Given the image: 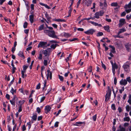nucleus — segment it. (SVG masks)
I'll list each match as a JSON object with an SVG mask.
<instances>
[{
	"mask_svg": "<svg viewBox=\"0 0 131 131\" xmlns=\"http://www.w3.org/2000/svg\"><path fill=\"white\" fill-rule=\"evenodd\" d=\"M44 32L50 37L53 38H57V37L56 35V33L52 30L44 29Z\"/></svg>",
	"mask_w": 131,
	"mask_h": 131,
	"instance_id": "1",
	"label": "nucleus"
},
{
	"mask_svg": "<svg viewBox=\"0 0 131 131\" xmlns=\"http://www.w3.org/2000/svg\"><path fill=\"white\" fill-rule=\"evenodd\" d=\"M111 91L110 87L109 86H108V89L107 92V93L105 96V101L106 102H107L110 99V97L111 95Z\"/></svg>",
	"mask_w": 131,
	"mask_h": 131,
	"instance_id": "2",
	"label": "nucleus"
},
{
	"mask_svg": "<svg viewBox=\"0 0 131 131\" xmlns=\"http://www.w3.org/2000/svg\"><path fill=\"white\" fill-rule=\"evenodd\" d=\"M128 62H126L125 63L123 66L124 71L127 72H129L130 71L129 64L128 63Z\"/></svg>",
	"mask_w": 131,
	"mask_h": 131,
	"instance_id": "3",
	"label": "nucleus"
},
{
	"mask_svg": "<svg viewBox=\"0 0 131 131\" xmlns=\"http://www.w3.org/2000/svg\"><path fill=\"white\" fill-rule=\"evenodd\" d=\"M47 42H46L41 41L39 43L38 46V48H46V45H47Z\"/></svg>",
	"mask_w": 131,
	"mask_h": 131,
	"instance_id": "4",
	"label": "nucleus"
},
{
	"mask_svg": "<svg viewBox=\"0 0 131 131\" xmlns=\"http://www.w3.org/2000/svg\"><path fill=\"white\" fill-rule=\"evenodd\" d=\"M119 23L118 24L119 27H121L123 25L125 24L126 22L124 19H121L119 20Z\"/></svg>",
	"mask_w": 131,
	"mask_h": 131,
	"instance_id": "5",
	"label": "nucleus"
},
{
	"mask_svg": "<svg viewBox=\"0 0 131 131\" xmlns=\"http://www.w3.org/2000/svg\"><path fill=\"white\" fill-rule=\"evenodd\" d=\"M95 31L94 29H89L86 31H85L84 33L87 35H92Z\"/></svg>",
	"mask_w": 131,
	"mask_h": 131,
	"instance_id": "6",
	"label": "nucleus"
},
{
	"mask_svg": "<svg viewBox=\"0 0 131 131\" xmlns=\"http://www.w3.org/2000/svg\"><path fill=\"white\" fill-rule=\"evenodd\" d=\"M112 72L114 75L115 74V69H117L118 68V66L115 63H114V65L112 66Z\"/></svg>",
	"mask_w": 131,
	"mask_h": 131,
	"instance_id": "7",
	"label": "nucleus"
},
{
	"mask_svg": "<svg viewBox=\"0 0 131 131\" xmlns=\"http://www.w3.org/2000/svg\"><path fill=\"white\" fill-rule=\"evenodd\" d=\"M47 79H48L49 77L50 79H52V73L51 71H50L49 70H48L47 71Z\"/></svg>",
	"mask_w": 131,
	"mask_h": 131,
	"instance_id": "8",
	"label": "nucleus"
},
{
	"mask_svg": "<svg viewBox=\"0 0 131 131\" xmlns=\"http://www.w3.org/2000/svg\"><path fill=\"white\" fill-rule=\"evenodd\" d=\"M51 107L49 105H47L45 106V112L46 114H47L51 109Z\"/></svg>",
	"mask_w": 131,
	"mask_h": 131,
	"instance_id": "9",
	"label": "nucleus"
},
{
	"mask_svg": "<svg viewBox=\"0 0 131 131\" xmlns=\"http://www.w3.org/2000/svg\"><path fill=\"white\" fill-rule=\"evenodd\" d=\"M120 83L121 85L125 86L127 83V82L126 80L122 79L120 81Z\"/></svg>",
	"mask_w": 131,
	"mask_h": 131,
	"instance_id": "10",
	"label": "nucleus"
},
{
	"mask_svg": "<svg viewBox=\"0 0 131 131\" xmlns=\"http://www.w3.org/2000/svg\"><path fill=\"white\" fill-rule=\"evenodd\" d=\"M29 20L31 23L32 24L34 22V15H31L29 16Z\"/></svg>",
	"mask_w": 131,
	"mask_h": 131,
	"instance_id": "11",
	"label": "nucleus"
},
{
	"mask_svg": "<svg viewBox=\"0 0 131 131\" xmlns=\"http://www.w3.org/2000/svg\"><path fill=\"white\" fill-rule=\"evenodd\" d=\"M131 45L129 44V43H127L125 45V47L126 49L128 51H129L130 50V48L131 47Z\"/></svg>",
	"mask_w": 131,
	"mask_h": 131,
	"instance_id": "12",
	"label": "nucleus"
},
{
	"mask_svg": "<svg viewBox=\"0 0 131 131\" xmlns=\"http://www.w3.org/2000/svg\"><path fill=\"white\" fill-rule=\"evenodd\" d=\"M18 55L23 59L25 58V56L24 55L23 52L22 51H19L18 53Z\"/></svg>",
	"mask_w": 131,
	"mask_h": 131,
	"instance_id": "13",
	"label": "nucleus"
},
{
	"mask_svg": "<svg viewBox=\"0 0 131 131\" xmlns=\"http://www.w3.org/2000/svg\"><path fill=\"white\" fill-rule=\"evenodd\" d=\"M92 1V0H88L87 2H85V4L87 6H89L91 5Z\"/></svg>",
	"mask_w": 131,
	"mask_h": 131,
	"instance_id": "14",
	"label": "nucleus"
},
{
	"mask_svg": "<svg viewBox=\"0 0 131 131\" xmlns=\"http://www.w3.org/2000/svg\"><path fill=\"white\" fill-rule=\"evenodd\" d=\"M43 54H44L45 56L44 57V59H46V58H45V57H47V56L48 55V52L47 51V50H43L42 51Z\"/></svg>",
	"mask_w": 131,
	"mask_h": 131,
	"instance_id": "15",
	"label": "nucleus"
},
{
	"mask_svg": "<svg viewBox=\"0 0 131 131\" xmlns=\"http://www.w3.org/2000/svg\"><path fill=\"white\" fill-rule=\"evenodd\" d=\"M104 29L107 31L110 32V27L108 25L106 26H104Z\"/></svg>",
	"mask_w": 131,
	"mask_h": 131,
	"instance_id": "16",
	"label": "nucleus"
},
{
	"mask_svg": "<svg viewBox=\"0 0 131 131\" xmlns=\"http://www.w3.org/2000/svg\"><path fill=\"white\" fill-rule=\"evenodd\" d=\"M58 45L57 44H53L51 45L50 46V48H51L54 50L55 49L57 46H58Z\"/></svg>",
	"mask_w": 131,
	"mask_h": 131,
	"instance_id": "17",
	"label": "nucleus"
},
{
	"mask_svg": "<svg viewBox=\"0 0 131 131\" xmlns=\"http://www.w3.org/2000/svg\"><path fill=\"white\" fill-rule=\"evenodd\" d=\"M130 118L129 117H126L123 118V121L124 122H129L130 121Z\"/></svg>",
	"mask_w": 131,
	"mask_h": 131,
	"instance_id": "18",
	"label": "nucleus"
},
{
	"mask_svg": "<svg viewBox=\"0 0 131 131\" xmlns=\"http://www.w3.org/2000/svg\"><path fill=\"white\" fill-rule=\"evenodd\" d=\"M47 60H44L43 61L44 64L45 66H46L47 65L48 60H49V55H48L47 58Z\"/></svg>",
	"mask_w": 131,
	"mask_h": 131,
	"instance_id": "19",
	"label": "nucleus"
},
{
	"mask_svg": "<svg viewBox=\"0 0 131 131\" xmlns=\"http://www.w3.org/2000/svg\"><path fill=\"white\" fill-rule=\"evenodd\" d=\"M109 47L112 49V50H111V52L113 53H115V51L114 47L111 45L109 46Z\"/></svg>",
	"mask_w": 131,
	"mask_h": 131,
	"instance_id": "20",
	"label": "nucleus"
},
{
	"mask_svg": "<svg viewBox=\"0 0 131 131\" xmlns=\"http://www.w3.org/2000/svg\"><path fill=\"white\" fill-rule=\"evenodd\" d=\"M126 31V30L124 28H123L119 29V31L118 33V34L119 35L122 32Z\"/></svg>",
	"mask_w": 131,
	"mask_h": 131,
	"instance_id": "21",
	"label": "nucleus"
},
{
	"mask_svg": "<svg viewBox=\"0 0 131 131\" xmlns=\"http://www.w3.org/2000/svg\"><path fill=\"white\" fill-rule=\"evenodd\" d=\"M99 13L97 12H96L95 14V16H94L93 18H95L99 19L100 18V16L99 15Z\"/></svg>",
	"mask_w": 131,
	"mask_h": 131,
	"instance_id": "22",
	"label": "nucleus"
},
{
	"mask_svg": "<svg viewBox=\"0 0 131 131\" xmlns=\"http://www.w3.org/2000/svg\"><path fill=\"white\" fill-rule=\"evenodd\" d=\"M40 4L41 5H42L43 6L45 7L46 8H47L48 9H50V8L49 7V6L47 5L46 4H43L42 3H40Z\"/></svg>",
	"mask_w": 131,
	"mask_h": 131,
	"instance_id": "23",
	"label": "nucleus"
},
{
	"mask_svg": "<svg viewBox=\"0 0 131 131\" xmlns=\"http://www.w3.org/2000/svg\"><path fill=\"white\" fill-rule=\"evenodd\" d=\"M44 29V25H41L38 27V30L39 31H41Z\"/></svg>",
	"mask_w": 131,
	"mask_h": 131,
	"instance_id": "24",
	"label": "nucleus"
},
{
	"mask_svg": "<svg viewBox=\"0 0 131 131\" xmlns=\"http://www.w3.org/2000/svg\"><path fill=\"white\" fill-rule=\"evenodd\" d=\"M45 96H43L41 97L40 99V100H39L38 102L39 103H41L45 99Z\"/></svg>",
	"mask_w": 131,
	"mask_h": 131,
	"instance_id": "25",
	"label": "nucleus"
},
{
	"mask_svg": "<svg viewBox=\"0 0 131 131\" xmlns=\"http://www.w3.org/2000/svg\"><path fill=\"white\" fill-rule=\"evenodd\" d=\"M63 35L64 37L66 38H68L70 36V35L69 33L65 32L64 33V34Z\"/></svg>",
	"mask_w": 131,
	"mask_h": 131,
	"instance_id": "26",
	"label": "nucleus"
},
{
	"mask_svg": "<svg viewBox=\"0 0 131 131\" xmlns=\"http://www.w3.org/2000/svg\"><path fill=\"white\" fill-rule=\"evenodd\" d=\"M10 92L13 95L14 93H16V90H14L13 88L12 87L10 91Z\"/></svg>",
	"mask_w": 131,
	"mask_h": 131,
	"instance_id": "27",
	"label": "nucleus"
},
{
	"mask_svg": "<svg viewBox=\"0 0 131 131\" xmlns=\"http://www.w3.org/2000/svg\"><path fill=\"white\" fill-rule=\"evenodd\" d=\"M37 115L34 114L32 116V119L33 120L36 121L37 119Z\"/></svg>",
	"mask_w": 131,
	"mask_h": 131,
	"instance_id": "28",
	"label": "nucleus"
},
{
	"mask_svg": "<svg viewBox=\"0 0 131 131\" xmlns=\"http://www.w3.org/2000/svg\"><path fill=\"white\" fill-rule=\"evenodd\" d=\"M99 13V15L100 16H102L104 13V12L103 10L100 11L99 12H97Z\"/></svg>",
	"mask_w": 131,
	"mask_h": 131,
	"instance_id": "29",
	"label": "nucleus"
},
{
	"mask_svg": "<svg viewBox=\"0 0 131 131\" xmlns=\"http://www.w3.org/2000/svg\"><path fill=\"white\" fill-rule=\"evenodd\" d=\"M119 127L120 129V131H125V128L122 127L121 125L119 126Z\"/></svg>",
	"mask_w": 131,
	"mask_h": 131,
	"instance_id": "30",
	"label": "nucleus"
},
{
	"mask_svg": "<svg viewBox=\"0 0 131 131\" xmlns=\"http://www.w3.org/2000/svg\"><path fill=\"white\" fill-rule=\"evenodd\" d=\"M111 5L112 6H118V4L117 2L113 3L111 4Z\"/></svg>",
	"mask_w": 131,
	"mask_h": 131,
	"instance_id": "31",
	"label": "nucleus"
},
{
	"mask_svg": "<svg viewBox=\"0 0 131 131\" xmlns=\"http://www.w3.org/2000/svg\"><path fill=\"white\" fill-rule=\"evenodd\" d=\"M103 35V33L102 32H98L97 35V36L98 37L101 36Z\"/></svg>",
	"mask_w": 131,
	"mask_h": 131,
	"instance_id": "32",
	"label": "nucleus"
},
{
	"mask_svg": "<svg viewBox=\"0 0 131 131\" xmlns=\"http://www.w3.org/2000/svg\"><path fill=\"white\" fill-rule=\"evenodd\" d=\"M28 67V66H26L25 65H24L23 66V71H25L26 72V70L27 68Z\"/></svg>",
	"mask_w": 131,
	"mask_h": 131,
	"instance_id": "33",
	"label": "nucleus"
},
{
	"mask_svg": "<svg viewBox=\"0 0 131 131\" xmlns=\"http://www.w3.org/2000/svg\"><path fill=\"white\" fill-rule=\"evenodd\" d=\"M83 123H84V122H76V123L74 124V125L75 126H79V125H78L77 124H83Z\"/></svg>",
	"mask_w": 131,
	"mask_h": 131,
	"instance_id": "34",
	"label": "nucleus"
},
{
	"mask_svg": "<svg viewBox=\"0 0 131 131\" xmlns=\"http://www.w3.org/2000/svg\"><path fill=\"white\" fill-rule=\"evenodd\" d=\"M55 21H61V22H65V20L64 19H57L55 20Z\"/></svg>",
	"mask_w": 131,
	"mask_h": 131,
	"instance_id": "35",
	"label": "nucleus"
},
{
	"mask_svg": "<svg viewBox=\"0 0 131 131\" xmlns=\"http://www.w3.org/2000/svg\"><path fill=\"white\" fill-rule=\"evenodd\" d=\"M59 78L61 81L63 82V77L60 75H58Z\"/></svg>",
	"mask_w": 131,
	"mask_h": 131,
	"instance_id": "36",
	"label": "nucleus"
},
{
	"mask_svg": "<svg viewBox=\"0 0 131 131\" xmlns=\"http://www.w3.org/2000/svg\"><path fill=\"white\" fill-rule=\"evenodd\" d=\"M131 7L128 4L126 5L124 7V8H125V9H126L128 8H130Z\"/></svg>",
	"mask_w": 131,
	"mask_h": 131,
	"instance_id": "37",
	"label": "nucleus"
},
{
	"mask_svg": "<svg viewBox=\"0 0 131 131\" xmlns=\"http://www.w3.org/2000/svg\"><path fill=\"white\" fill-rule=\"evenodd\" d=\"M27 125H28V127L29 129L31 126V122H28L27 123Z\"/></svg>",
	"mask_w": 131,
	"mask_h": 131,
	"instance_id": "38",
	"label": "nucleus"
},
{
	"mask_svg": "<svg viewBox=\"0 0 131 131\" xmlns=\"http://www.w3.org/2000/svg\"><path fill=\"white\" fill-rule=\"evenodd\" d=\"M38 59L39 60H42V55L41 53L39 54V56L38 57Z\"/></svg>",
	"mask_w": 131,
	"mask_h": 131,
	"instance_id": "39",
	"label": "nucleus"
},
{
	"mask_svg": "<svg viewBox=\"0 0 131 131\" xmlns=\"http://www.w3.org/2000/svg\"><path fill=\"white\" fill-rule=\"evenodd\" d=\"M126 80H127V82L128 81V82L129 83H130L131 82L130 77H129L127 78Z\"/></svg>",
	"mask_w": 131,
	"mask_h": 131,
	"instance_id": "40",
	"label": "nucleus"
},
{
	"mask_svg": "<svg viewBox=\"0 0 131 131\" xmlns=\"http://www.w3.org/2000/svg\"><path fill=\"white\" fill-rule=\"evenodd\" d=\"M25 72V71H21V74L22 75V77L23 78H24V76H25L26 77V75H24V73L25 72Z\"/></svg>",
	"mask_w": 131,
	"mask_h": 131,
	"instance_id": "41",
	"label": "nucleus"
},
{
	"mask_svg": "<svg viewBox=\"0 0 131 131\" xmlns=\"http://www.w3.org/2000/svg\"><path fill=\"white\" fill-rule=\"evenodd\" d=\"M126 110L127 112H129L130 110V107L128 105H127L126 106Z\"/></svg>",
	"mask_w": 131,
	"mask_h": 131,
	"instance_id": "42",
	"label": "nucleus"
},
{
	"mask_svg": "<svg viewBox=\"0 0 131 131\" xmlns=\"http://www.w3.org/2000/svg\"><path fill=\"white\" fill-rule=\"evenodd\" d=\"M28 23L26 22H25L23 25V27L24 28H27V26Z\"/></svg>",
	"mask_w": 131,
	"mask_h": 131,
	"instance_id": "43",
	"label": "nucleus"
},
{
	"mask_svg": "<svg viewBox=\"0 0 131 131\" xmlns=\"http://www.w3.org/2000/svg\"><path fill=\"white\" fill-rule=\"evenodd\" d=\"M101 63L102 66V67L105 70H106V67L105 65L103 63V62L102 61H101Z\"/></svg>",
	"mask_w": 131,
	"mask_h": 131,
	"instance_id": "44",
	"label": "nucleus"
},
{
	"mask_svg": "<svg viewBox=\"0 0 131 131\" xmlns=\"http://www.w3.org/2000/svg\"><path fill=\"white\" fill-rule=\"evenodd\" d=\"M69 10L68 11V13L69 14V15L70 16H71V13L72 10V9L70 7V8H69Z\"/></svg>",
	"mask_w": 131,
	"mask_h": 131,
	"instance_id": "45",
	"label": "nucleus"
},
{
	"mask_svg": "<svg viewBox=\"0 0 131 131\" xmlns=\"http://www.w3.org/2000/svg\"><path fill=\"white\" fill-rule=\"evenodd\" d=\"M90 22L93 24V25H94L95 26H97L98 23L94 22L93 21H90Z\"/></svg>",
	"mask_w": 131,
	"mask_h": 131,
	"instance_id": "46",
	"label": "nucleus"
},
{
	"mask_svg": "<svg viewBox=\"0 0 131 131\" xmlns=\"http://www.w3.org/2000/svg\"><path fill=\"white\" fill-rule=\"evenodd\" d=\"M111 107L112 109L114 110H116L115 106L114 104H112V105Z\"/></svg>",
	"mask_w": 131,
	"mask_h": 131,
	"instance_id": "47",
	"label": "nucleus"
},
{
	"mask_svg": "<svg viewBox=\"0 0 131 131\" xmlns=\"http://www.w3.org/2000/svg\"><path fill=\"white\" fill-rule=\"evenodd\" d=\"M10 101L12 104L14 106H15V101L10 100Z\"/></svg>",
	"mask_w": 131,
	"mask_h": 131,
	"instance_id": "48",
	"label": "nucleus"
},
{
	"mask_svg": "<svg viewBox=\"0 0 131 131\" xmlns=\"http://www.w3.org/2000/svg\"><path fill=\"white\" fill-rule=\"evenodd\" d=\"M124 90V86L121 89L119 90V91L120 93L121 94L122 93V92Z\"/></svg>",
	"mask_w": 131,
	"mask_h": 131,
	"instance_id": "49",
	"label": "nucleus"
},
{
	"mask_svg": "<svg viewBox=\"0 0 131 131\" xmlns=\"http://www.w3.org/2000/svg\"><path fill=\"white\" fill-rule=\"evenodd\" d=\"M96 116V114H95L93 117V119L94 121H95L96 120L97 117Z\"/></svg>",
	"mask_w": 131,
	"mask_h": 131,
	"instance_id": "50",
	"label": "nucleus"
},
{
	"mask_svg": "<svg viewBox=\"0 0 131 131\" xmlns=\"http://www.w3.org/2000/svg\"><path fill=\"white\" fill-rule=\"evenodd\" d=\"M125 10L127 13H128L131 12V8L129 9H126Z\"/></svg>",
	"mask_w": 131,
	"mask_h": 131,
	"instance_id": "51",
	"label": "nucleus"
},
{
	"mask_svg": "<svg viewBox=\"0 0 131 131\" xmlns=\"http://www.w3.org/2000/svg\"><path fill=\"white\" fill-rule=\"evenodd\" d=\"M126 17L127 19L128 20H129L130 19H131V14L130 16L128 15H127Z\"/></svg>",
	"mask_w": 131,
	"mask_h": 131,
	"instance_id": "52",
	"label": "nucleus"
},
{
	"mask_svg": "<svg viewBox=\"0 0 131 131\" xmlns=\"http://www.w3.org/2000/svg\"><path fill=\"white\" fill-rule=\"evenodd\" d=\"M22 110L21 105H20L19 107L18 112L19 113V112H21L22 111Z\"/></svg>",
	"mask_w": 131,
	"mask_h": 131,
	"instance_id": "53",
	"label": "nucleus"
},
{
	"mask_svg": "<svg viewBox=\"0 0 131 131\" xmlns=\"http://www.w3.org/2000/svg\"><path fill=\"white\" fill-rule=\"evenodd\" d=\"M59 123V122H55L54 125V126L55 127H57L58 126V124Z\"/></svg>",
	"mask_w": 131,
	"mask_h": 131,
	"instance_id": "54",
	"label": "nucleus"
},
{
	"mask_svg": "<svg viewBox=\"0 0 131 131\" xmlns=\"http://www.w3.org/2000/svg\"><path fill=\"white\" fill-rule=\"evenodd\" d=\"M40 84L39 83L37 86L36 89H39L40 88Z\"/></svg>",
	"mask_w": 131,
	"mask_h": 131,
	"instance_id": "55",
	"label": "nucleus"
},
{
	"mask_svg": "<svg viewBox=\"0 0 131 131\" xmlns=\"http://www.w3.org/2000/svg\"><path fill=\"white\" fill-rule=\"evenodd\" d=\"M88 70H89V72H91L92 71V66H90L89 67Z\"/></svg>",
	"mask_w": 131,
	"mask_h": 131,
	"instance_id": "56",
	"label": "nucleus"
},
{
	"mask_svg": "<svg viewBox=\"0 0 131 131\" xmlns=\"http://www.w3.org/2000/svg\"><path fill=\"white\" fill-rule=\"evenodd\" d=\"M34 61H33V60L31 61V64L29 67L30 69H31L32 68V66L33 65V64L34 63Z\"/></svg>",
	"mask_w": 131,
	"mask_h": 131,
	"instance_id": "57",
	"label": "nucleus"
},
{
	"mask_svg": "<svg viewBox=\"0 0 131 131\" xmlns=\"http://www.w3.org/2000/svg\"><path fill=\"white\" fill-rule=\"evenodd\" d=\"M129 125V123H124V127H127Z\"/></svg>",
	"mask_w": 131,
	"mask_h": 131,
	"instance_id": "58",
	"label": "nucleus"
},
{
	"mask_svg": "<svg viewBox=\"0 0 131 131\" xmlns=\"http://www.w3.org/2000/svg\"><path fill=\"white\" fill-rule=\"evenodd\" d=\"M126 14V13L125 12H122V13L121 14V16H125Z\"/></svg>",
	"mask_w": 131,
	"mask_h": 131,
	"instance_id": "59",
	"label": "nucleus"
},
{
	"mask_svg": "<svg viewBox=\"0 0 131 131\" xmlns=\"http://www.w3.org/2000/svg\"><path fill=\"white\" fill-rule=\"evenodd\" d=\"M45 68L43 66L41 67V73H43V71L45 69Z\"/></svg>",
	"mask_w": 131,
	"mask_h": 131,
	"instance_id": "60",
	"label": "nucleus"
},
{
	"mask_svg": "<svg viewBox=\"0 0 131 131\" xmlns=\"http://www.w3.org/2000/svg\"><path fill=\"white\" fill-rule=\"evenodd\" d=\"M37 111L38 113H39L40 112V109L39 107H38L37 108Z\"/></svg>",
	"mask_w": 131,
	"mask_h": 131,
	"instance_id": "61",
	"label": "nucleus"
},
{
	"mask_svg": "<svg viewBox=\"0 0 131 131\" xmlns=\"http://www.w3.org/2000/svg\"><path fill=\"white\" fill-rule=\"evenodd\" d=\"M117 79L116 77H115L114 79V83L115 85H116L117 83Z\"/></svg>",
	"mask_w": 131,
	"mask_h": 131,
	"instance_id": "62",
	"label": "nucleus"
},
{
	"mask_svg": "<svg viewBox=\"0 0 131 131\" xmlns=\"http://www.w3.org/2000/svg\"><path fill=\"white\" fill-rule=\"evenodd\" d=\"M61 110H59L58 112V113L56 114V116H57L58 115L61 113Z\"/></svg>",
	"mask_w": 131,
	"mask_h": 131,
	"instance_id": "63",
	"label": "nucleus"
},
{
	"mask_svg": "<svg viewBox=\"0 0 131 131\" xmlns=\"http://www.w3.org/2000/svg\"><path fill=\"white\" fill-rule=\"evenodd\" d=\"M6 97L7 99L8 100H9L10 99V96L8 94H7L6 95Z\"/></svg>",
	"mask_w": 131,
	"mask_h": 131,
	"instance_id": "64",
	"label": "nucleus"
}]
</instances>
